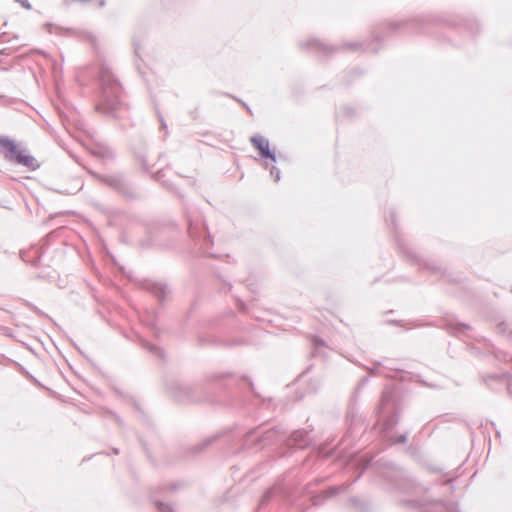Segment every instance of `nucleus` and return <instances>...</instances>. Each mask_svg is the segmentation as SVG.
<instances>
[{
  "mask_svg": "<svg viewBox=\"0 0 512 512\" xmlns=\"http://www.w3.org/2000/svg\"><path fill=\"white\" fill-rule=\"evenodd\" d=\"M13 161L27 167L31 171L36 170L39 167L38 161L24 151L17 150Z\"/></svg>",
  "mask_w": 512,
  "mask_h": 512,
  "instance_id": "nucleus-1",
  "label": "nucleus"
},
{
  "mask_svg": "<svg viewBox=\"0 0 512 512\" xmlns=\"http://www.w3.org/2000/svg\"><path fill=\"white\" fill-rule=\"evenodd\" d=\"M18 3H20L24 8L30 9L31 5L27 0H16Z\"/></svg>",
  "mask_w": 512,
  "mask_h": 512,
  "instance_id": "nucleus-4",
  "label": "nucleus"
},
{
  "mask_svg": "<svg viewBox=\"0 0 512 512\" xmlns=\"http://www.w3.org/2000/svg\"><path fill=\"white\" fill-rule=\"evenodd\" d=\"M251 142L258 149L261 156L274 159V156L270 151L269 142L267 139L262 136H254L252 137Z\"/></svg>",
  "mask_w": 512,
  "mask_h": 512,
  "instance_id": "nucleus-2",
  "label": "nucleus"
},
{
  "mask_svg": "<svg viewBox=\"0 0 512 512\" xmlns=\"http://www.w3.org/2000/svg\"><path fill=\"white\" fill-rule=\"evenodd\" d=\"M17 150L18 148L13 142L0 138V153L3 154L6 159L10 161L14 160V155Z\"/></svg>",
  "mask_w": 512,
  "mask_h": 512,
  "instance_id": "nucleus-3",
  "label": "nucleus"
}]
</instances>
